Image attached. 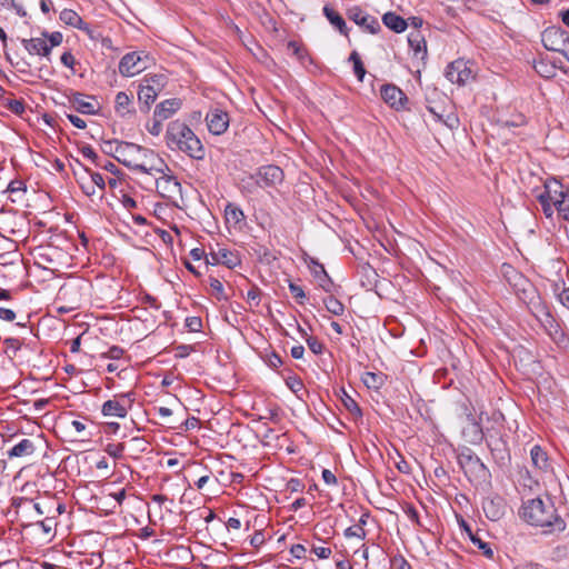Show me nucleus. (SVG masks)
I'll use <instances>...</instances> for the list:
<instances>
[{"mask_svg": "<svg viewBox=\"0 0 569 569\" xmlns=\"http://www.w3.org/2000/svg\"><path fill=\"white\" fill-rule=\"evenodd\" d=\"M116 160L123 166L148 174L169 171L168 164L153 150L132 142H120L114 150Z\"/></svg>", "mask_w": 569, "mask_h": 569, "instance_id": "1", "label": "nucleus"}, {"mask_svg": "<svg viewBox=\"0 0 569 569\" xmlns=\"http://www.w3.org/2000/svg\"><path fill=\"white\" fill-rule=\"evenodd\" d=\"M521 517L532 526L545 528L546 532H561L566 529V521L557 515L549 498H533L525 502Z\"/></svg>", "mask_w": 569, "mask_h": 569, "instance_id": "2", "label": "nucleus"}, {"mask_svg": "<svg viewBox=\"0 0 569 569\" xmlns=\"http://www.w3.org/2000/svg\"><path fill=\"white\" fill-rule=\"evenodd\" d=\"M164 140L172 151H180L194 160L206 157V149L196 133L182 121H171L166 130Z\"/></svg>", "mask_w": 569, "mask_h": 569, "instance_id": "3", "label": "nucleus"}, {"mask_svg": "<svg viewBox=\"0 0 569 569\" xmlns=\"http://www.w3.org/2000/svg\"><path fill=\"white\" fill-rule=\"evenodd\" d=\"M153 60L144 52H129L122 57L119 63V72L123 77H133L146 70Z\"/></svg>", "mask_w": 569, "mask_h": 569, "instance_id": "4", "label": "nucleus"}, {"mask_svg": "<svg viewBox=\"0 0 569 569\" xmlns=\"http://www.w3.org/2000/svg\"><path fill=\"white\" fill-rule=\"evenodd\" d=\"M170 169L169 171L154 172L153 176L161 174L156 179V189L162 198L177 201L182 197L181 184L174 176L170 174Z\"/></svg>", "mask_w": 569, "mask_h": 569, "instance_id": "5", "label": "nucleus"}, {"mask_svg": "<svg viewBox=\"0 0 569 569\" xmlns=\"http://www.w3.org/2000/svg\"><path fill=\"white\" fill-rule=\"evenodd\" d=\"M473 63L463 59L452 61L446 70V77L451 83L465 86L475 79Z\"/></svg>", "mask_w": 569, "mask_h": 569, "instance_id": "6", "label": "nucleus"}, {"mask_svg": "<svg viewBox=\"0 0 569 569\" xmlns=\"http://www.w3.org/2000/svg\"><path fill=\"white\" fill-rule=\"evenodd\" d=\"M537 319L543 327L547 335L557 343L562 342L565 333L559 322L553 318L550 311L545 306H539L537 309Z\"/></svg>", "mask_w": 569, "mask_h": 569, "instance_id": "7", "label": "nucleus"}, {"mask_svg": "<svg viewBox=\"0 0 569 569\" xmlns=\"http://www.w3.org/2000/svg\"><path fill=\"white\" fill-rule=\"evenodd\" d=\"M132 399L129 393H123L102 405L101 412L104 417L124 418L131 407Z\"/></svg>", "mask_w": 569, "mask_h": 569, "instance_id": "8", "label": "nucleus"}, {"mask_svg": "<svg viewBox=\"0 0 569 569\" xmlns=\"http://www.w3.org/2000/svg\"><path fill=\"white\" fill-rule=\"evenodd\" d=\"M347 16L350 20H352L356 24L369 33L375 34L380 30V23L377 18L365 12L359 7L349 9Z\"/></svg>", "mask_w": 569, "mask_h": 569, "instance_id": "9", "label": "nucleus"}, {"mask_svg": "<svg viewBox=\"0 0 569 569\" xmlns=\"http://www.w3.org/2000/svg\"><path fill=\"white\" fill-rule=\"evenodd\" d=\"M229 114L222 109H211L206 116V122L212 134L219 136L227 131L229 127Z\"/></svg>", "mask_w": 569, "mask_h": 569, "instance_id": "10", "label": "nucleus"}, {"mask_svg": "<svg viewBox=\"0 0 569 569\" xmlns=\"http://www.w3.org/2000/svg\"><path fill=\"white\" fill-rule=\"evenodd\" d=\"M567 40H569L568 33L560 28L546 29L541 34L545 48L550 51L560 52Z\"/></svg>", "mask_w": 569, "mask_h": 569, "instance_id": "11", "label": "nucleus"}, {"mask_svg": "<svg viewBox=\"0 0 569 569\" xmlns=\"http://www.w3.org/2000/svg\"><path fill=\"white\" fill-rule=\"evenodd\" d=\"M283 180V171L278 166H263L257 172V183L260 187H273Z\"/></svg>", "mask_w": 569, "mask_h": 569, "instance_id": "12", "label": "nucleus"}, {"mask_svg": "<svg viewBox=\"0 0 569 569\" xmlns=\"http://www.w3.org/2000/svg\"><path fill=\"white\" fill-rule=\"evenodd\" d=\"M381 98L391 108L397 110L402 109L405 102H407L406 94L395 84H383L381 87Z\"/></svg>", "mask_w": 569, "mask_h": 569, "instance_id": "13", "label": "nucleus"}, {"mask_svg": "<svg viewBox=\"0 0 569 569\" xmlns=\"http://www.w3.org/2000/svg\"><path fill=\"white\" fill-rule=\"evenodd\" d=\"M486 517L492 521L501 519L506 512V503L501 497H487L482 502Z\"/></svg>", "mask_w": 569, "mask_h": 569, "instance_id": "14", "label": "nucleus"}, {"mask_svg": "<svg viewBox=\"0 0 569 569\" xmlns=\"http://www.w3.org/2000/svg\"><path fill=\"white\" fill-rule=\"evenodd\" d=\"M542 193L551 199L557 210L559 209L560 201L569 200V196L563 190L562 184L556 179H549L545 182V191Z\"/></svg>", "mask_w": 569, "mask_h": 569, "instance_id": "15", "label": "nucleus"}, {"mask_svg": "<svg viewBox=\"0 0 569 569\" xmlns=\"http://www.w3.org/2000/svg\"><path fill=\"white\" fill-rule=\"evenodd\" d=\"M181 108V101L177 98L168 99L156 106L153 117L160 120L171 118Z\"/></svg>", "mask_w": 569, "mask_h": 569, "instance_id": "16", "label": "nucleus"}, {"mask_svg": "<svg viewBox=\"0 0 569 569\" xmlns=\"http://www.w3.org/2000/svg\"><path fill=\"white\" fill-rule=\"evenodd\" d=\"M22 44L30 54L48 57L51 52V47L43 38L23 39Z\"/></svg>", "mask_w": 569, "mask_h": 569, "instance_id": "17", "label": "nucleus"}, {"mask_svg": "<svg viewBox=\"0 0 569 569\" xmlns=\"http://www.w3.org/2000/svg\"><path fill=\"white\" fill-rule=\"evenodd\" d=\"M382 22L387 28L397 33L403 32L408 27V22L402 17L393 12L385 13L382 16Z\"/></svg>", "mask_w": 569, "mask_h": 569, "instance_id": "18", "label": "nucleus"}, {"mask_svg": "<svg viewBox=\"0 0 569 569\" xmlns=\"http://www.w3.org/2000/svg\"><path fill=\"white\" fill-rule=\"evenodd\" d=\"M408 43L410 48L413 51V54L416 57L421 56V58H425L427 54V42L425 40V37L419 32H411L408 36Z\"/></svg>", "mask_w": 569, "mask_h": 569, "instance_id": "19", "label": "nucleus"}, {"mask_svg": "<svg viewBox=\"0 0 569 569\" xmlns=\"http://www.w3.org/2000/svg\"><path fill=\"white\" fill-rule=\"evenodd\" d=\"M36 450L33 442L30 439H22L19 443L13 446L8 451L9 458H21L31 456Z\"/></svg>", "mask_w": 569, "mask_h": 569, "instance_id": "20", "label": "nucleus"}, {"mask_svg": "<svg viewBox=\"0 0 569 569\" xmlns=\"http://www.w3.org/2000/svg\"><path fill=\"white\" fill-rule=\"evenodd\" d=\"M216 256L218 257V261L220 262V264H223L229 269H232L240 263V259L236 252L226 248H221L219 246H217Z\"/></svg>", "mask_w": 569, "mask_h": 569, "instance_id": "21", "label": "nucleus"}, {"mask_svg": "<svg viewBox=\"0 0 569 569\" xmlns=\"http://www.w3.org/2000/svg\"><path fill=\"white\" fill-rule=\"evenodd\" d=\"M530 457L532 466L541 471H545L549 467L548 456L546 451L538 445L533 446L530 450Z\"/></svg>", "mask_w": 569, "mask_h": 569, "instance_id": "22", "label": "nucleus"}, {"mask_svg": "<svg viewBox=\"0 0 569 569\" xmlns=\"http://www.w3.org/2000/svg\"><path fill=\"white\" fill-rule=\"evenodd\" d=\"M508 269L511 270V277H509L508 280L515 287V290L518 293L521 292L525 296L523 298H527V293L531 291L532 284L528 281V279L512 270L510 267H508Z\"/></svg>", "mask_w": 569, "mask_h": 569, "instance_id": "23", "label": "nucleus"}, {"mask_svg": "<svg viewBox=\"0 0 569 569\" xmlns=\"http://www.w3.org/2000/svg\"><path fill=\"white\" fill-rule=\"evenodd\" d=\"M323 14L330 21V23L333 24L340 31V33L345 36L348 34V28L343 18L333 8L325 6Z\"/></svg>", "mask_w": 569, "mask_h": 569, "instance_id": "24", "label": "nucleus"}, {"mask_svg": "<svg viewBox=\"0 0 569 569\" xmlns=\"http://www.w3.org/2000/svg\"><path fill=\"white\" fill-rule=\"evenodd\" d=\"M131 106V98L126 92L121 91L117 93L114 100V109L120 117L130 114L132 112Z\"/></svg>", "mask_w": 569, "mask_h": 569, "instance_id": "25", "label": "nucleus"}, {"mask_svg": "<svg viewBox=\"0 0 569 569\" xmlns=\"http://www.w3.org/2000/svg\"><path fill=\"white\" fill-rule=\"evenodd\" d=\"M71 102H72L74 110L78 112H81L84 114H96L98 111V109L96 108V106L92 102L87 101L84 99L83 94L77 93L73 97Z\"/></svg>", "mask_w": 569, "mask_h": 569, "instance_id": "26", "label": "nucleus"}, {"mask_svg": "<svg viewBox=\"0 0 569 569\" xmlns=\"http://www.w3.org/2000/svg\"><path fill=\"white\" fill-rule=\"evenodd\" d=\"M462 527L465 531L468 533L470 540L475 546H477L486 557L492 558L493 551L490 548L489 543L482 541L476 533L472 532L471 528L463 521Z\"/></svg>", "mask_w": 569, "mask_h": 569, "instance_id": "27", "label": "nucleus"}, {"mask_svg": "<svg viewBox=\"0 0 569 569\" xmlns=\"http://www.w3.org/2000/svg\"><path fill=\"white\" fill-rule=\"evenodd\" d=\"M157 97L158 92L154 91V88L152 89L149 84H144L143 82L140 84V89L138 91V100L140 103H143L149 108L150 104L156 101Z\"/></svg>", "mask_w": 569, "mask_h": 569, "instance_id": "28", "label": "nucleus"}, {"mask_svg": "<svg viewBox=\"0 0 569 569\" xmlns=\"http://www.w3.org/2000/svg\"><path fill=\"white\" fill-rule=\"evenodd\" d=\"M533 68L538 74H540L543 78L549 79L556 74L557 64L555 62L549 63L545 59H540L539 61H537L533 64Z\"/></svg>", "mask_w": 569, "mask_h": 569, "instance_id": "29", "label": "nucleus"}, {"mask_svg": "<svg viewBox=\"0 0 569 569\" xmlns=\"http://www.w3.org/2000/svg\"><path fill=\"white\" fill-rule=\"evenodd\" d=\"M1 100L2 106L17 116H21L26 110L24 102L22 100L13 99L11 97L6 96H2Z\"/></svg>", "mask_w": 569, "mask_h": 569, "instance_id": "30", "label": "nucleus"}, {"mask_svg": "<svg viewBox=\"0 0 569 569\" xmlns=\"http://www.w3.org/2000/svg\"><path fill=\"white\" fill-rule=\"evenodd\" d=\"M362 381L368 388L379 389L383 385L385 378L381 373L368 371L363 373Z\"/></svg>", "mask_w": 569, "mask_h": 569, "instance_id": "31", "label": "nucleus"}, {"mask_svg": "<svg viewBox=\"0 0 569 569\" xmlns=\"http://www.w3.org/2000/svg\"><path fill=\"white\" fill-rule=\"evenodd\" d=\"M340 399L345 406V408L350 412L352 413L353 416L356 417H360L361 416V409L360 407L358 406V403L356 402V400L349 396L345 390H341V396H340Z\"/></svg>", "mask_w": 569, "mask_h": 569, "instance_id": "32", "label": "nucleus"}, {"mask_svg": "<svg viewBox=\"0 0 569 569\" xmlns=\"http://www.w3.org/2000/svg\"><path fill=\"white\" fill-rule=\"evenodd\" d=\"M323 303L326 309L335 316H341L345 312V306L332 296L325 298Z\"/></svg>", "mask_w": 569, "mask_h": 569, "instance_id": "33", "label": "nucleus"}, {"mask_svg": "<svg viewBox=\"0 0 569 569\" xmlns=\"http://www.w3.org/2000/svg\"><path fill=\"white\" fill-rule=\"evenodd\" d=\"M226 219L228 222H233L234 224L241 222L244 219V214L242 210L233 204H228L224 209Z\"/></svg>", "mask_w": 569, "mask_h": 569, "instance_id": "34", "label": "nucleus"}, {"mask_svg": "<svg viewBox=\"0 0 569 569\" xmlns=\"http://www.w3.org/2000/svg\"><path fill=\"white\" fill-rule=\"evenodd\" d=\"M349 60L353 63V72L359 81H362L366 74V69L357 51H352Z\"/></svg>", "mask_w": 569, "mask_h": 569, "instance_id": "35", "label": "nucleus"}, {"mask_svg": "<svg viewBox=\"0 0 569 569\" xmlns=\"http://www.w3.org/2000/svg\"><path fill=\"white\" fill-rule=\"evenodd\" d=\"M142 82L154 88V91L159 93L166 84V77L163 74L147 76Z\"/></svg>", "mask_w": 569, "mask_h": 569, "instance_id": "36", "label": "nucleus"}, {"mask_svg": "<svg viewBox=\"0 0 569 569\" xmlns=\"http://www.w3.org/2000/svg\"><path fill=\"white\" fill-rule=\"evenodd\" d=\"M60 20L63 23L73 27L74 24L80 23V16L73 10L64 9L60 13Z\"/></svg>", "mask_w": 569, "mask_h": 569, "instance_id": "37", "label": "nucleus"}, {"mask_svg": "<svg viewBox=\"0 0 569 569\" xmlns=\"http://www.w3.org/2000/svg\"><path fill=\"white\" fill-rule=\"evenodd\" d=\"M538 200L542 207V211L547 218H552L556 206L552 203L551 199L546 197V194L540 193L538 196Z\"/></svg>", "mask_w": 569, "mask_h": 569, "instance_id": "38", "label": "nucleus"}, {"mask_svg": "<svg viewBox=\"0 0 569 569\" xmlns=\"http://www.w3.org/2000/svg\"><path fill=\"white\" fill-rule=\"evenodd\" d=\"M78 181L80 183L82 191L88 197H93L97 194V188L94 187V184L92 183V180H90L89 177H81V178H79Z\"/></svg>", "mask_w": 569, "mask_h": 569, "instance_id": "39", "label": "nucleus"}, {"mask_svg": "<svg viewBox=\"0 0 569 569\" xmlns=\"http://www.w3.org/2000/svg\"><path fill=\"white\" fill-rule=\"evenodd\" d=\"M209 284H210V288L212 289L213 295L218 299H227V297L224 295L223 286L220 280H218L217 278L210 277Z\"/></svg>", "mask_w": 569, "mask_h": 569, "instance_id": "40", "label": "nucleus"}, {"mask_svg": "<svg viewBox=\"0 0 569 569\" xmlns=\"http://www.w3.org/2000/svg\"><path fill=\"white\" fill-rule=\"evenodd\" d=\"M310 269H311V271H312V273H313V276L316 278L323 277L326 279L327 283H330V279L328 277V273H327L325 267L321 263H319L315 259H311Z\"/></svg>", "mask_w": 569, "mask_h": 569, "instance_id": "41", "label": "nucleus"}, {"mask_svg": "<svg viewBox=\"0 0 569 569\" xmlns=\"http://www.w3.org/2000/svg\"><path fill=\"white\" fill-rule=\"evenodd\" d=\"M345 536L347 538L356 537L359 539H363L366 536L365 529L361 527V525H355L346 529Z\"/></svg>", "mask_w": 569, "mask_h": 569, "instance_id": "42", "label": "nucleus"}, {"mask_svg": "<svg viewBox=\"0 0 569 569\" xmlns=\"http://www.w3.org/2000/svg\"><path fill=\"white\" fill-rule=\"evenodd\" d=\"M287 48L299 60L303 59L305 50H303V48L297 41H289L288 44H287Z\"/></svg>", "mask_w": 569, "mask_h": 569, "instance_id": "43", "label": "nucleus"}, {"mask_svg": "<svg viewBox=\"0 0 569 569\" xmlns=\"http://www.w3.org/2000/svg\"><path fill=\"white\" fill-rule=\"evenodd\" d=\"M289 290L293 295V297L298 300L299 303H303V300L306 299V293L300 286H298L293 282H290Z\"/></svg>", "mask_w": 569, "mask_h": 569, "instance_id": "44", "label": "nucleus"}, {"mask_svg": "<svg viewBox=\"0 0 569 569\" xmlns=\"http://www.w3.org/2000/svg\"><path fill=\"white\" fill-rule=\"evenodd\" d=\"M123 352L124 351L122 348L113 346L107 352L102 353V357L112 360H118L122 357Z\"/></svg>", "mask_w": 569, "mask_h": 569, "instance_id": "45", "label": "nucleus"}, {"mask_svg": "<svg viewBox=\"0 0 569 569\" xmlns=\"http://www.w3.org/2000/svg\"><path fill=\"white\" fill-rule=\"evenodd\" d=\"M89 178H90V180H92V183L94 184V187L97 189H99L101 191L104 190L106 182H104L102 174H100L98 172H90Z\"/></svg>", "mask_w": 569, "mask_h": 569, "instance_id": "46", "label": "nucleus"}, {"mask_svg": "<svg viewBox=\"0 0 569 569\" xmlns=\"http://www.w3.org/2000/svg\"><path fill=\"white\" fill-rule=\"evenodd\" d=\"M307 343H308L309 349L316 355L321 353L323 350V345L316 338H312V337L308 338Z\"/></svg>", "mask_w": 569, "mask_h": 569, "instance_id": "47", "label": "nucleus"}, {"mask_svg": "<svg viewBox=\"0 0 569 569\" xmlns=\"http://www.w3.org/2000/svg\"><path fill=\"white\" fill-rule=\"evenodd\" d=\"M83 157L90 159L92 162L99 164L97 161L99 159L98 154L93 150L91 146H83L80 150Z\"/></svg>", "mask_w": 569, "mask_h": 569, "instance_id": "48", "label": "nucleus"}, {"mask_svg": "<svg viewBox=\"0 0 569 569\" xmlns=\"http://www.w3.org/2000/svg\"><path fill=\"white\" fill-rule=\"evenodd\" d=\"M121 141H104L102 146V150L106 154H111L116 159L114 150L118 149V144Z\"/></svg>", "mask_w": 569, "mask_h": 569, "instance_id": "49", "label": "nucleus"}, {"mask_svg": "<svg viewBox=\"0 0 569 569\" xmlns=\"http://www.w3.org/2000/svg\"><path fill=\"white\" fill-rule=\"evenodd\" d=\"M162 121L163 120H160L159 118L153 117V122H152V124L148 126V131L152 136H159L160 132L162 131Z\"/></svg>", "mask_w": 569, "mask_h": 569, "instance_id": "50", "label": "nucleus"}, {"mask_svg": "<svg viewBox=\"0 0 569 569\" xmlns=\"http://www.w3.org/2000/svg\"><path fill=\"white\" fill-rule=\"evenodd\" d=\"M312 552L319 558V559H327L331 555V549L327 547H313Z\"/></svg>", "mask_w": 569, "mask_h": 569, "instance_id": "51", "label": "nucleus"}, {"mask_svg": "<svg viewBox=\"0 0 569 569\" xmlns=\"http://www.w3.org/2000/svg\"><path fill=\"white\" fill-rule=\"evenodd\" d=\"M123 445H109L106 449V451L108 452V455L114 457V458H119L121 457L122 455V451H123Z\"/></svg>", "mask_w": 569, "mask_h": 569, "instance_id": "52", "label": "nucleus"}, {"mask_svg": "<svg viewBox=\"0 0 569 569\" xmlns=\"http://www.w3.org/2000/svg\"><path fill=\"white\" fill-rule=\"evenodd\" d=\"M291 555L297 559H302L306 556V548L303 545H293L290 549Z\"/></svg>", "mask_w": 569, "mask_h": 569, "instance_id": "53", "label": "nucleus"}, {"mask_svg": "<svg viewBox=\"0 0 569 569\" xmlns=\"http://www.w3.org/2000/svg\"><path fill=\"white\" fill-rule=\"evenodd\" d=\"M287 386L295 392V393H298L303 385H302V381L298 378H289L287 380Z\"/></svg>", "mask_w": 569, "mask_h": 569, "instance_id": "54", "label": "nucleus"}, {"mask_svg": "<svg viewBox=\"0 0 569 569\" xmlns=\"http://www.w3.org/2000/svg\"><path fill=\"white\" fill-rule=\"evenodd\" d=\"M322 479L329 486L337 485V477L329 469L322 470Z\"/></svg>", "mask_w": 569, "mask_h": 569, "instance_id": "55", "label": "nucleus"}, {"mask_svg": "<svg viewBox=\"0 0 569 569\" xmlns=\"http://www.w3.org/2000/svg\"><path fill=\"white\" fill-rule=\"evenodd\" d=\"M67 118L78 129H84L87 127L86 121L76 114H67Z\"/></svg>", "mask_w": 569, "mask_h": 569, "instance_id": "56", "label": "nucleus"}, {"mask_svg": "<svg viewBox=\"0 0 569 569\" xmlns=\"http://www.w3.org/2000/svg\"><path fill=\"white\" fill-rule=\"evenodd\" d=\"M557 211L559 216L569 221V199L566 201H560L559 209Z\"/></svg>", "mask_w": 569, "mask_h": 569, "instance_id": "57", "label": "nucleus"}, {"mask_svg": "<svg viewBox=\"0 0 569 569\" xmlns=\"http://www.w3.org/2000/svg\"><path fill=\"white\" fill-rule=\"evenodd\" d=\"M0 319L13 321L16 319V312L11 309L0 307Z\"/></svg>", "mask_w": 569, "mask_h": 569, "instance_id": "58", "label": "nucleus"}, {"mask_svg": "<svg viewBox=\"0 0 569 569\" xmlns=\"http://www.w3.org/2000/svg\"><path fill=\"white\" fill-rule=\"evenodd\" d=\"M60 60L68 68H73V64H74V61H76L74 57H73V54L71 52L62 53Z\"/></svg>", "mask_w": 569, "mask_h": 569, "instance_id": "59", "label": "nucleus"}, {"mask_svg": "<svg viewBox=\"0 0 569 569\" xmlns=\"http://www.w3.org/2000/svg\"><path fill=\"white\" fill-rule=\"evenodd\" d=\"M247 300L254 305V306H258L259 305V290L258 289H251L247 292Z\"/></svg>", "mask_w": 569, "mask_h": 569, "instance_id": "60", "label": "nucleus"}, {"mask_svg": "<svg viewBox=\"0 0 569 569\" xmlns=\"http://www.w3.org/2000/svg\"><path fill=\"white\" fill-rule=\"evenodd\" d=\"M217 254V248H210V252L204 254L206 257V262L208 264H220V262L218 261V257L216 256Z\"/></svg>", "mask_w": 569, "mask_h": 569, "instance_id": "61", "label": "nucleus"}, {"mask_svg": "<svg viewBox=\"0 0 569 569\" xmlns=\"http://www.w3.org/2000/svg\"><path fill=\"white\" fill-rule=\"evenodd\" d=\"M187 326L191 331H198L201 327V320L197 317L189 318L187 319Z\"/></svg>", "mask_w": 569, "mask_h": 569, "instance_id": "62", "label": "nucleus"}, {"mask_svg": "<svg viewBox=\"0 0 569 569\" xmlns=\"http://www.w3.org/2000/svg\"><path fill=\"white\" fill-rule=\"evenodd\" d=\"M443 123L450 129H456L459 124V119L455 114H449L443 120Z\"/></svg>", "mask_w": 569, "mask_h": 569, "instance_id": "63", "label": "nucleus"}, {"mask_svg": "<svg viewBox=\"0 0 569 569\" xmlns=\"http://www.w3.org/2000/svg\"><path fill=\"white\" fill-rule=\"evenodd\" d=\"M559 300L560 302L567 307L569 309V288H565L560 293H559Z\"/></svg>", "mask_w": 569, "mask_h": 569, "instance_id": "64", "label": "nucleus"}]
</instances>
